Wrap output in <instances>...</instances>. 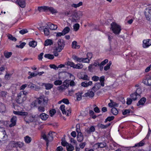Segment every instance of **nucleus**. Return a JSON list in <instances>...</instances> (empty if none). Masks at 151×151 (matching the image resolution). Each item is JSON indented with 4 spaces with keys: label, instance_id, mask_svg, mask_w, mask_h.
Instances as JSON below:
<instances>
[{
    "label": "nucleus",
    "instance_id": "nucleus-1",
    "mask_svg": "<svg viewBox=\"0 0 151 151\" xmlns=\"http://www.w3.org/2000/svg\"><path fill=\"white\" fill-rule=\"evenodd\" d=\"M42 101H43L44 104L46 105L47 104L48 99L45 97L43 95L37 98L36 100L34 101L31 103L30 105L31 108H33L35 107L38 106L37 104L41 105Z\"/></svg>",
    "mask_w": 151,
    "mask_h": 151
},
{
    "label": "nucleus",
    "instance_id": "nucleus-2",
    "mask_svg": "<svg viewBox=\"0 0 151 151\" xmlns=\"http://www.w3.org/2000/svg\"><path fill=\"white\" fill-rule=\"evenodd\" d=\"M28 93L27 92L25 91H21L18 94L16 98V101L18 104L22 103L27 99V95Z\"/></svg>",
    "mask_w": 151,
    "mask_h": 151
},
{
    "label": "nucleus",
    "instance_id": "nucleus-3",
    "mask_svg": "<svg viewBox=\"0 0 151 151\" xmlns=\"http://www.w3.org/2000/svg\"><path fill=\"white\" fill-rule=\"evenodd\" d=\"M111 29L115 35H119L121 30V27L115 22H113L111 24Z\"/></svg>",
    "mask_w": 151,
    "mask_h": 151
},
{
    "label": "nucleus",
    "instance_id": "nucleus-4",
    "mask_svg": "<svg viewBox=\"0 0 151 151\" xmlns=\"http://www.w3.org/2000/svg\"><path fill=\"white\" fill-rule=\"evenodd\" d=\"M142 90L140 88H137L135 92L131 94L130 95V97L133 100H136L138 98L140 97V95L142 93Z\"/></svg>",
    "mask_w": 151,
    "mask_h": 151
},
{
    "label": "nucleus",
    "instance_id": "nucleus-5",
    "mask_svg": "<svg viewBox=\"0 0 151 151\" xmlns=\"http://www.w3.org/2000/svg\"><path fill=\"white\" fill-rule=\"evenodd\" d=\"M7 137L4 128L0 127V141H4L6 139Z\"/></svg>",
    "mask_w": 151,
    "mask_h": 151
},
{
    "label": "nucleus",
    "instance_id": "nucleus-6",
    "mask_svg": "<svg viewBox=\"0 0 151 151\" xmlns=\"http://www.w3.org/2000/svg\"><path fill=\"white\" fill-rule=\"evenodd\" d=\"M52 133H55V132H50L47 134V136L45 134L42 133V137L46 141H47L48 140L51 141L53 139Z\"/></svg>",
    "mask_w": 151,
    "mask_h": 151
},
{
    "label": "nucleus",
    "instance_id": "nucleus-7",
    "mask_svg": "<svg viewBox=\"0 0 151 151\" xmlns=\"http://www.w3.org/2000/svg\"><path fill=\"white\" fill-rule=\"evenodd\" d=\"M57 44L58 46L57 48L59 49V51L62 50L64 48L65 46V42L62 39H59L57 42Z\"/></svg>",
    "mask_w": 151,
    "mask_h": 151
},
{
    "label": "nucleus",
    "instance_id": "nucleus-8",
    "mask_svg": "<svg viewBox=\"0 0 151 151\" xmlns=\"http://www.w3.org/2000/svg\"><path fill=\"white\" fill-rule=\"evenodd\" d=\"M145 14L147 20L150 19V18L151 17V6L148 7L146 9Z\"/></svg>",
    "mask_w": 151,
    "mask_h": 151
},
{
    "label": "nucleus",
    "instance_id": "nucleus-9",
    "mask_svg": "<svg viewBox=\"0 0 151 151\" xmlns=\"http://www.w3.org/2000/svg\"><path fill=\"white\" fill-rule=\"evenodd\" d=\"M151 45V40L148 39L143 41V47L145 48Z\"/></svg>",
    "mask_w": 151,
    "mask_h": 151
},
{
    "label": "nucleus",
    "instance_id": "nucleus-10",
    "mask_svg": "<svg viewBox=\"0 0 151 151\" xmlns=\"http://www.w3.org/2000/svg\"><path fill=\"white\" fill-rule=\"evenodd\" d=\"M17 118L15 116H13L11 119L10 122L11 123L9 125V127H11L14 126L16 123Z\"/></svg>",
    "mask_w": 151,
    "mask_h": 151
},
{
    "label": "nucleus",
    "instance_id": "nucleus-11",
    "mask_svg": "<svg viewBox=\"0 0 151 151\" xmlns=\"http://www.w3.org/2000/svg\"><path fill=\"white\" fill-rule=\"evenodd\" d=\"M34 117L32 116H27L25 117L24 119L27 123H29L33 122Z\"/></svg>",
    "mask_w": 151,
    "mask_h": 151
},
{
    "label": "nucleus",
    "instance_id": "nucleus-12",
    "mask_svg": "<svg viewBox=\"0 0 151 151\" xmlns=\"http://www.w3.org/2000/svg\"><path fill=\"white\" fill-rule=\"evenodd\" d=\"M46 12H50L52 14L56 13H58L57 11L53 7L47 6Z\"/></svg>",
    "mask_w": 151,
    "mask_h": 151
},
{
    "label": "nucleus",
    "instance_id": "nucleus-13",
    "mask_svg": "<svg viewBox=\"0 0 151 151\" xmlns=\"http://www.w3.org/2000/svg\"><path fill=\"white\" fill-rule=\"evenodd\" d=\"M47 104L46 105H44L43 104V101H42V104L40 106H38V110L39 112H43L45 111V107L47 105Z\"/></svg>",
    "mask_w": 151,
    "mask_h": 151
},
{
    "label": "nucleus",
    "instance_id": "nucleus-14",
    "mask_svg": "<svg viewBox=\"0 0 151 151\" xmlns=\"http://www.w3.org/2000/svg\"><path fill=\"white\" fill-rule=\"evenodd\" d=\"M101 84L100 83H96L95 85L92 88V90L95 92L98 90L101 87Z\"/></svg>",
    "mask_w": 151,
    "mask_h": 151
},
{
    "label": "nucleus",
    "instance_id": "nucleus-15",
    "mask_svg": "<svg viewBox=\"0 0 151 151\" xmlns=\"http://www.w3.org/2000/svg\"><path fill=\"white\" fill-rule=\"evenodd\" d=\"M19 6L21 8H24L26 6L25 0H17V1Z\"/></svg>",
    "mask_w": 151,
    "mask_h": 151
},
{
    "label": "nucleus",
    "instance_id": "nucleus-16",
    "mask_svg": "<svg viewBox=\"0 0 151 151\" xmlns=\"http://www.w3.org/2000/svg\"><path fill=\"white\" fill-rule=\"evenodd\" d=\"M13 113L14 114L21 116H27L28 115V113L26 112L22 111H14Z\"/></svg>",
    "mask_w": 151,
    "mask_h": 151
},
{
    "label": "nucleus",
    "instance_id": "nucleus-17",
    "mask_svg": "<svg viewBox=\"0 0 151 151\" xmlns=\"http://www.w3.org/2000/svg\"><path fill=\"white\" fill-rule=\"evenodd\" d=\"M143 82L145 85L148 86L151 85V77L147 78L143 81Z\"/></svg>",
    "mask_w": 151,
    "mask_h": 151
},
{
    "label": "nucleus",
    "instance_id": "nucleus-18",
    "mask_svg": "<svg viewBox=\"0 0 151 151\" xmlns=\"http://www.w3.org/2000/svg\"><path fill=\"white\" fill-rule=\"evenodd\" d=\"M92 84V82L91 81H89L87 82V81L82 82L81 83L82 86L84 87H87L89 86H91Z\"/></svg>",
    "mask_w": 151,
    "mask_h": 151
},
{
    "label": "nucleus",
    "instance_id": "nucleus-19",
    "mask_svg": "<svg viewBox=\"0 0 151 151\" xmlns=\"http://www.w3.org/2000/svg\"><path fill=\"white\" fill-rule=\"evenodd\" d=\"M94 92L91 91H88L84 94L85 96L86 97H89L90 98L93 97L94 96Z\"/></svg>",
    "mask_w": 151,
    "mask_h": 151
},
{
    "label": "nucleus",
    "instance_id": "nucleus-20",
    "mask_svg": "<svg viewBox=\"0 0 151 151\" xmlns=\"http://www.w3.org/2000/svg\"><path fill=\"white\" fill-rule=\"evenodd\" d=\"M146 101V99L145 97H142L138 102L137 104V106H139L140 105H143Z\"/></svg>",
    "mask_w": 151,
    "mask_h": 151
},
{
    "label": "nucleus",
    "instance_id": "nucleus-21",
    "mask_svg": "<svg viewBox=\"0 0 151 151\" xmlns=\"http://www.w3.org/2000/svg\"><path fill=\"white\" fill-rule=\"evenodd\" d=\"M80 47V45H77V42L76 41H74L72 42V47L73 49H79Z\"/></svg>",
    "mask_w": 151,
    "mask_h": 151
},
{
    "label": "nucleus",
    "instance_id": "nucleus-22",
    "mask_svg": "<svg viewBox=\"0 0 151 151\" xmlns=\"http://www.w3.org/2000/svg\"><path fill=\"white\" fill-rule=\"evenodd\" d=\"M110 102L108 104V106L110 107H115L118 106V104L114 102L112 100H110Z\"/></svg>",
    "mask_w": 151,
    "mask_h": 151
},
{
    "label": "nucleus",
    "instance_id": "nucleus-23",
    "mask_svg": "<svg viewBox=\"0 0 151 151\" xmlns=\"http://www.w3.org/2000/svg\"><path fill=\"white\" fill-rule=\"evenodd\" d=\"M95 129L94 126L91 127L90 128H88L86 130V132L88 134H90L91 132L95 131Z\"/></svg>",
    "mask_w": 151,
    "mask_h": 151
},
{
    "label": "nucleus",
    "instance_id": "nucleus-24",
    "mask_svg": "<svg viewBox=\"0 0 151 151\" xmlns=\"http://www.w3.org/2000/svg\"><path fill=\"white\" fill-rule=\"evenodd\" d=\"M40 116L42 120H46L49 117V115L45 113H42L40 114Z\"/></svg>",
    "mask_w": 151,
    "mask_h": 151
},
{
    "label": "nucleus",
    "instance_id": "nucleus-25",
    "mask_svg": "<svg viewBox=\"0 0 151 151\" xmlns=\"http://www.w3.org/2000/svg\"><path fill=\"white\" fill-rule=\"evenodd\" d=\"M6 110L5 105L2 103H0V112H4Z\"/></svg>",
    "mask_w": 151,
    "mask_h": 151
},
{
    "label": "nucleus",
    "instance_id": "nucleus-26",
    "mask_svg": "<svg viewBox=\"0 0 151 151\" xmlns=\"http://www.w3.org/2000/svg\"><path fill=\"white\" fill-rule=\"evenodd\" d=\"M53 44L52 40L50 39H47L46 40L44 43V45L45 46L51 45Z\"/></svg>",
    "mask_w": 151,
    "mask_h": 151
},
{
    "label": "nucleus",
    "instance_id": "nucleus-27",
    "mask_svg": "<svg viewBox=\"0 0 151 151\" xmlns=\"http://www.w3.org/2000/svg\"><path fill=\"white\" fill-rule=\"evenodd\" d=\"M77 140L79 142H81L83 139V137L81 133H78L77 136Z\"/></svg>",
    "mask_w": 151,
    "mask_h": 151
},
{
    "label": "nucleus",
    "instance_id": "nucleus-28",
    "mask_svg": "<svg viewBox=\"0 0 151 151\" xmlns=\"http://www.w3.org/2000/svg\"><path fill=\"white\" fill-rule=\"evenodd\" d=\"M87 57L86 58H87V60H86V61L87 62H86L87 63H88L90 59L92 58V54L91 53H88L87 54Z\"/></svg>",
    "mask_w": 151,
    "mask_h": 151
},
{
    "label": "nucleus",
    "instance_id": "nucleus-29",
    "mask_svg": "<svg viewBox=\"0 0 151 151\" xmlns=\"http://www.w3.org/2000/svg\"><path fill=\"white\" fill-rule=\"evenodd\" d=\"M145 144V142L144 140H142L139 143H137L135 145L134 147H139L143 146Z\"/></svg>",
    "mask_w": 151,
    "mask_h": 151
},
{
    "label": "nucleus",
    "instance_id": "nucleus-30",
    "mask_svg": "<svg viewBox=\"0 0 151 151\" xmlns=\"http://www.w3.org/2000/svg\"><path fill=\"white\" fill-rule=\"evenodd\" d=\"M29 45L30 47L34 48L37 46V42L35 41H32L30 42Z\"/></svg>",
    "mask_w": 151,
    "mask_h": 151
},
{
    "label": "nucleus",
    "instance_id": "nucleus-31",
    "mask_svg": "<svg viewBox=\"0 0 151 151\" xmlns=\"http://www.w3.org/2000/svg\"><path fill=\"white\" fill-rule=\"evenodd\" d=\"M70 30V28L68 27H66L64 28L62 32L64 35H65L68 33L69 32Z\"/></svg>",
    "mask_w": 151,
    "mask_h": 151
},
{
    "label": "nucleus",
    "instance_id": "nucleus-32",
    "mask_svg": "<svg viewBox=\"0 0 151 151\" xmlns=\"http://www.w3.org/2000/svg\"><path fill=\"white\" fill-rule=\"evenodd\" d=\"M50 29L51 30L56 29L57 28V26L56 25H54L52 24H50L48 25Z\"/></svg>",
    "mask_w": 151,
    "mask_h": 151
},
{
    "label": "nucleus",
    "instance_id": "nucleus-33",
    "mask_svg": "<svg viewBox=\"0 0 151 151\" xmlns=\"http://www.w3.org/2000/svg\"><path fill=\"white\" fill-rule=\"evenodd\" d=\"M47 6H44L38 7L37 8L38 10L40 12H41L42 11H46Z\"/></svg>",
    "mask_w": 151,
    "mask_h": 151
},
{
    "label": "nucleus",
    "instance_id": "nucleus-34",
    "mask_svg": "<svg viewBox=\"0 0 151 151\" xmlns=\"http://www.w3.org/2000/svg\"><path fill=\"white\" fill-rule=\"evenodd\" d=\"M73 12L72 11H68L64 12V14L65 15L67 16L68 17H72L73 13Z\"/></svg>",
    "mask_w": 151,
    "mask_h": 151
},
{
    "label": "nucleus",
    "instance_id": "nucleus-35",
    "mask_svg": "<svg viewBox=\"0 0 151 151\" xmlns=\"http://www.w3.org/2000/svg\"><path fill=\"white\" fill-rule=\"evenodd\" d=\"M66 148L68 151H72L74 149V147L70 144H69L67 146Z\"/></svg>",
    "mask_w": 151,
    "mask_h": 151
},
{
    "label": "nucleus",
    "instance_id": "nucleus-36",
    "mask_svg": "<svg viewBox=\"0 0 151 151\" xmlns=\"http://www.w3.org/2000/svg\"><path fill=\"white\" fill-rule=\"evenodd\" d=\"M83 5L82 2H80L78 4H73L71 5V6L75 8H77Z\"/></svg>",
    "mask_w": 151,
    "mask_h": 151
},
{
    "label": "nucleus",
    "instance_id": "nucleus-37",
    "mask_svg": "<svg viewBox=\"0 0 151 151\" xmlns=\"http://www.w3.org/2000/svg\"><path fill=\"white\" fill-rule=\"evenodd\" d=\"M44 57L45 58L50 59H53L54 58V56L53 55H51L50 54H47L45 55Z\"/></svg>",
    "mask_w": 151,
    "mask_h": 151
},
{
    "label": "nucleus",
    "instance_id": "nucleus-38",
    "mask_svg": "<svg viewBox=\"0 0 151 151\" xmlns=\"http://www.w3.org/2000/svg\"><path fill=\"white\" fill-rule=\"evenodd\" d=\"M111 111L113 115H117L118 113L117 109L115 107L112 108L111 109Z\"/></svg>",
    "mask_w": 151,
    "mask_h": 151
},
{
    "label": "nucleus",
    "instance_id": "nucleus-39",
    "mask_svg": "<svg viewBox=\"0 0 151 151\" xmlns=\"http://www.w3.org/2000/svg\"><path fill=\"white\" fill-rule=\"evenodd\" d=\"M83 67V65L81 63H78L75 64L74 69H81Z\"/></svg>",
    "mask_w": 151,
    "mask_h": 151
},
{
    "label": "nucleus",
    "instance_id": "nucleus-40",
    "mask_svg": "<svg viewBox=\"0 0 151 151\" xmlns=\"http://www.w3.org/2000/svg\"><path fill=\"white\" fill-rule=\"evenodd\" d=\"M65 105H62L60 106V109L61 110L63 114H66V112L65 111Z\"/></svg>",
    "mask_w": 151,
    "mask_h": 151
},
{
    "label": "nucleus",
    "instance_id": "nucleus-41",
    "mask_svg": "<svg viewBox=\"0 0 151 151\" xmlns=\"http://www.w3.org/2000/svg\"><path fill=\"white\" fill-rule=\"evenodd\" d=\"M12 54V52H8L5 51L4 52V55L6 58H9Z\"/></svg>",
    "mask_w": 151,
    "mask_h": 151
},
{
    "label": "nucleus",
    "instance_id": "nucleus-42",
    "mask_svg": "<svg viewBox=\"0 0 151 151\" xmlns=\"http://www.w3.org/2000/svg\"><path fill=\"white\" fill-rule=\"evenodd\" d=\"M65 65L70 66V67H72L73 68H74L75 65V64L73 62L70 61H68L67 63H65Z\"/></svg>",
    "mask_w": 151,
    "mask_h": 151
},
{
    "label": "nucleus",
    "instance_id": "nucleus-43",
    "mask_svg": "<svg viewBox=\"0 0 151 151\" xmlns=\"http://www.w3.org/2000/svg\"><path fill=\"white\" fill-rule=\"evenodd\" d=\"M82 93L81 92H78L76 93L77 96V99L78 101L82 99Z\"/></svg>",
    "mask_w": 151,
    "mask_h": 151
},
{
    "label": "nucleus",
    "instance_id": "nucleus-44",
    "mask_svg": "<svg viewBox=\"0 0 151 151\" xmlns=\"http://www.w3.org/2000/svg\"><path fill=\"white\" fill-rule=\"evenodd\" d=\"M53 85L50 83L45 84V86L46 89H50L53 87Z\"/></svg>",
    "mask_w": 151,
    "mask_h": 151
},
{
    "label": "nucleus",
    "instance_id": "nucleus-45",
    "mask_svg": "<svg viewBox=\"0 0 151 151\" xmlns=\"http://www.w3.org/2000/svg\"><path fill=\"white\" fill-rule=\"evenodd\" d=\"M28 74L29 75V76L28 77V79H30L33 77H34L37 76V73L35 74L34 73H31L30 72H29Z\"/></svg>",
    "mask_w": 151,
    "mask_h": 151
},
{
    "label": "nucleus",
    "instance_id": "nucleus-46",
    "mask_svg": "<svg viewBox=\"0 0 151 151\" xmlns=\"http://www.w3.org/2000/svg\"><path fill=\"white\" fill-rule=\"evenodd\" d=\"M24 138L25 142L27 143H29L32 140L31 138L28 136H27L25 137Z\"/></svg>",
    "mask_w": 151,
    "mask_h": 151
},
{
    "label": "nucleus",
    "instance_id": "nucleus-47",
    "mask_svg": "<svg viewBox=\"0 0 151 151\" xmlns=\"http://www.w3.org/2000/svg\"><path fill=\"white\" fill-rule=\"evenodd\" d=\"M59 49H58V48H56L54 50V51L53 52V53L54 55L55 56H58L59 54L58 53V52H60L62 50H60V51H59Z\"/></svg>",
    "mask_w": 151,
    "mask_h": 151
},
{
    "label": "nucleus",
    "instance_id": "nucleus-48",
    "mask_svg": "<svg viewBox=\"0 0 151 151\" xmlns=\"http://www.w3.org/2000/svg\"><path fill=\"white\" fill-rule=\"evenodd\" d=\"M72 17L71 21L72 22H76L78 20V19L76 18V17L73 14L72 15Z\"/></svg>",
    "mask_w": 151,
    "mask_h": 151
},
{
    "label": "nucleus",
    "instance_id": "nucleus-49",
    "mask_svg": "<svg viewBox=\"0 0 151 151\" xmlns=\"http://www.w3.org/2000/svg\"><path fill=\"white\" fill-rule=\"evenodd\" d=\"M101 83V86H104V81L105 80V77L104 76H101L100 78V79H99Z\"/></svg>",
    "mask_w": 151,
    "mask_h": 151
},
{
    "label": "nucleus",
    "instance_id": "nucleus-50",
    "mask_svg": "<svg viewBox=\"0 0 151 151\" xmlns=\"http://www.w3.org/2000/svg\"><path fill=\"white\" fill-rule=\"evenodd\" d=\"M7 93L5 91H1L0 93V96L2 97H5Z\"/></svg>",
    "mask_w": 151,
    "mask_h": 151
},
{
    "label": "nucleus",
    "instance_id": "nucleus-51",
    "mask_svg": "<svg viewBox=\"0 0 151 151\" xmlns=\"http://www.w3.org/2000/svg\"><path fill=\"white\" fill-rule=\"evenodd\" d=\"M99 148H102L106 146V144L104 142L99 143Z\"/></svg>",
    "mask_w": 151,
    "mask_h": 151
},
{
    "label": "nucleus",
    "instance_id": "nucleus-52",
    "mask_svg": "<svg viewBox=\"0 0 151 151\" xmlns=\"http://www.w3.org/2000/svg\"><path fill=\"white\" fill-rule=\"evenodd\" d=\"M7 36L8 38L14 41H16L17 40V39L15 37H13L11 35L9 34Z\"/></svg>",
    "mask_w": 151,
    "mask_h": 151
},
{
    "label": "nucleus",
    "instance_id": "nucleus-53",
    "mask_svg": "<svg viewBox=\"0 0 151 151\" xmlns=\"http://www.w3.org/2000/svg\"><path fill=\"white\" fill-rule=\"evenodd\" d=\"M111 64V62L109 61V63H108L104 67V69L105 70H108Z\"/></svg>",
    "mask_w": 151,
    "mask_h": 151
},
{
    "label": "nucleus",
    "instance_id": "nucleus-54",
    "mask_svg": "<svg viewBox=\"0 0 151 151\" xmlns=\"http://www.w3.org/2000/svg\"><path fill=\"white\" fill-rule=\"evenodd\" d=\"M87 60V58H79L78 57L77 61L79 62H83L84 63H86V62H87L86 61V60Z\"/></svg>",
    "mask_w": 151,
    "mask_h": 151
},
{
    "label": "nucleus",
    "instance_id": "nucleus-55",
    "mask_svg": "<svg viewBox=\"0 0 151 151\" xmlns=\"http://www.w3.org/2000/svg\"><path fill=\"white\" fill-rule=\"evenodd\" d=\"M114 118V116H109L105 119L104 122L106 123L107 121L110 122L113 120Z\"/></svg>",
    "mask_w": 151,
    "mask_h": 151
},
{
    "label": "nucleus",
    "instance_id": "nucleus-56",
    "mask_svg": "<svg viewBox=\"0 0 151 151\" xmlns=\"http://www.w3.org/2000/svg\"><path fill=\"white\" fill-rule=\"evenodd\" d=\"M43 32L45 35L48 36L49 35L50 32L48 28H45L43 30Z\"/></svg>",
    "mask_w": 151,
    "mask_h": 151
},
{
    "label": "nucleus",
    "instance_id": "nucleus-57",
    "mask_svg": "<svg viewBox=\"0 0 151 151\" xmlns=\"http://www.w3.org/2000/svg\"><path fill=\"white\" fill-rule=\"evenodd\" d=\"M73 29L75 31H77L79 29L80 27L79 24H78L77 23L73 25Z\"/></svg>",
    "mask_w": 151,
    "mask_h": 151
},
{
    "label": "nucleus",
    "instance_id": "nucleus-58",
    "mask_svg": "<svg viewBox=\"0 0 151 151\" xmlns=\"http://www.w3.org/2000/svg\"><path fill=\"white\" fill-rule=\"evenodd\" d=\"M16 146L21 148L24 145V143L21 142H18L16 143Z\"/></svg>",
    "mask_w": 151,
    "mask_h": 151
},
{
    "label": "nucleus",
    "instance_id": "nucleus-59",
    "mask_svg": "<svg viewBox=\"0 0 151 151\" xmlns=\"http://www.w3.org/2000/svg\"><path fill=\"white\" fill-rule=\"evenodd\" d=\"M130 109H126L122 111V114L124 115H126L129 114L130 112Z\"/></svg>",
    "mask_w": 151,
    "mask_h": 151
},
{
    "label": "nucleus",
    "instance_id": "nucleus-60",
    "mask_svg": "<svg viewBox=\"0 0 151 151\" xmlns=\"http://www.w3.org/2000/svg\"><path fill=\"white\" fill-rule=\"evenodd\" d=\"M62 82L61 80H56L54 82V84L55 85H60L62 84Z\"/></svg>",
    "mask_w": 151,
    "mask_h": 151
},
{
    "label": "nucleus",
    "instance_id": "nucleus-61",
    "mask_svg": "<svg viewBox=\"0 0 151 151\" xmlns=\"http://www.w3.org/2000/svg\"><path fill=\"white\" fill-rule=\"evenodd\" d=\"M81 78L84 80L88 81L89 80V78L87 75H84L81 77Z\"/></svg>",
    "mask_w": 151,
    "mask_h": 151
},
{
    "label": "nucleus",
    "instance_id": "nucleus-62",
    "mask_svg": "<svg viewBox=\"0 0 151 151\" xmlns=\"http://www.w3.org/2000/svg\"><path fill=\"white\" fill-rule=\"evenodd\" d=\"M28 32L27 30L26 29H24L22 30H21L19 31V33L22 35H24V34L27 33Z\"/></svg>",
    "mask_w": 151,
    "mask_h": 151
},
{
    "label": "nucleus",
    "instance_id": "nucleus-63",
    "mask_svg": "<svg viewBox=\"0 0 151 151\" xmlns=\"http://www.w3.org/2000/svg\"><path fill=\"white\" fill-rule=\"evenodd\" d=\"M58 89L59 90L62 91L63 90L66 89V86H65L64 85H62L61 86H60L58 87Z\"/></svg>",
    "mask_w": 151,
    "mask_h": 151
},
{
    "label": "nucleus",
    "instance_id": "nucleus-64",
    "mask_svg": "<svg viewBox=\"0 0 151 151\" xmlns=\"http://www.w3.org/2000/svg\"><path fill=\"white\" fill-rule=\"evenodd\" d=\"M99 77L96 76H94L92 77V79L94 81H97L99 80Z\"/></svg>",
    "mask_w": 151,
    "mask_h": 151
}]
</instances>
